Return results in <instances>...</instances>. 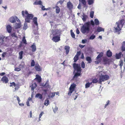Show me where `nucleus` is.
Listing matches in <instances>:
<instances>
[{
  "label": "nucleus",
  "mask_w": 125,
  "mask_h": 125,
  "mask_svg": "<svg viewBox=\"0 0 125 125\" xmlns=\"http://www.w3.org/2000/svg\"><path fill=\"white\" fill-rule=\"evenodd\" d=\"M49 104V100H46L45 101V102L44 103V104L47 106Z\"/></svg>",
  "instance_id": "58836bf2"
},
{
  "label": "nucleus",
  "mask_w": 125,
  "mask_h": 125,
  "mask_svg": "<svg viewBox=\"0 0 125 125\" xmlns=\"http://www.w3.org/2000/svg\"><path fill=\"white\" fill-rule=\"evenodd\" d=\"M35 68L36 70L37 71H40L42 70L41 68L38 64H35Z\"/></svg>",
  "instance_id": "4468645a"
},
{
  "label": "nucleus",
  "mask_w": 125,
  "mask_h": 125,
  "mask_svg": "<svg viewBox=\"0 0 125 125\" xmlns=\"http://www.w3.org/2000/svg\"><path fill=\"white\" fill-rule=\"evenodd\" d=\"M16 19H18V20H17L18 22H20V21L18 19L17 17L16 16L15 17V18L13 17H11L9 19V21L10 22L13 23L16 22Z\"/></svg>",
  "instance_id": "f8f14e48"
},
{
  "label": "nucleus",
  "mask_w": 125,
  "mask_h": 125,
  "mask_svg": "<svg viewBox=\"0 0 125 125\" xmlns=\"http://www.w3.org/2000/svg\"><path fill=\"white\" fill-rule=\"evenodd\" d=\"M86 59L89 63H91L92 62V60L90 57H87L86 58Z\"/></svg>",
  "instance_id": "c756f323"
},
{
  "label": "nucleus",
  "mask_w": 125,
  "mask_h": 125,
  "mask_svg": "<svg viewBox=\"0 0 125 125\" xmlns=\"http://www.w3.org/2000/svg\"><path fill=\"white\" fill-rule=\"evenodd\" d=\"M94 11H91L90 13V17L91 18H93L94 17Z\"/></svg>",
  "instance_id": "a18cd8bd"
},
{
  "label": "nucleus",
  "mask_w": 125,
  "mask_h": 125,
  "mask_svg": "<svg viewBox=\"0 0 125 125\" xmlns=\"http://www.w3.org/2000/svg\"><path fill=\"white\" fill-rule=\"evenodd\" d=\"M73 66L74 70L76 71L77 72H81L82 69L80 64L75 63L73 64Z\"/></svg>",
  "instance_id": "39448f33"
},
{
  "label": "nucleus",
  "mask_w": 125,
  "mask_h": 125,
  "mask_svg": "<svg viewBox=\"0 0 125 125\" xmlns=\"http://www.w3.org/2000/svg\"><path fill=\"white\" fill-rule=\"evenodd\" d=\"M76 86V85L74 83L72 84L70 87L69 91L68 93V94L69 95H71V94L72 93L73 91H74Z\"/></svg>",
  "instance_id": "6e6552de"
},
{
  "label": "nucleus",
  "mask_w": 125,
  "mask_h": 125,
  "mask_svg": "<svg viewBox=\"0 0 125 125\" xmlns=\"http://www.w3.org/2000/svg\"><path fill=\"white\" fill-rule=\"evenodd\" d=\"M94 22L95 25H98L99 24V21L98 19H94Z\"/></svg>",
  "instance_id": "c9c22d12"
},
{
  "label": "nucleus",
  "mask_w": 125,
  "mask_h": 125,
  "mask_svg": "<svg viewBox=\"0 0 125 125\" xmlns=\"http://www.w3.org/2000/svg\"><path fill=\"white\" fill-rule=\"evenodd\" d=\"M81 66L82 68H85V64L84 62L82 61L81 63Z\"/></svg>",
  "instance_id": "3c124183"
},
{
  "label": "nucleus",
  "mask_w": 125,
  "mask_h": 125,
  "mask_svg": "<svg viewBox=\"0 0 125 125\" xmlns=\"http://www.w3.org/2000/svg\"><path fill=\"white\" fill-rule=\"evenodd\" d=\"M51 93L52 94V95L50 97L51 98H52L54 97L55 94V92Z\"/></svg>",
  "instance_id": "5fc2aeb1"
},
{
  "label": "nucleus",
  "mask_w": 125,
  "mask_h": 125,
  "mask_svg": "<svg viewBox=\"0 0 125 125\" xmlns=\"http://www.w3.org/2000/svg\"><path fill=\"white\" fill-rule=\"evenodd\" d=\"M43 114V112H42L40 113V114L39 115V121L40 120V119L41 117V116H42V115Z\"/></svg>",
  "instance_id": "4d7b16f0"
},
{
  "label": "nucleus",
  "mask_w": 125,
  "mask_h": 125,
  "mask_svg": "<svg viewBox=\"0 0 125 125\" xmlns=\"http://www.w3.org/2000/svg\"><path fill=\"white\" fill-rule=\"evenodd\" d=\"M79 46L81 48H82L83 47H84L85 46V45H81V44H80L79 45Z\"/></svg>",
  "instance_id": "338daca9"
},
{
  "label": "nucleus",
  "mask_w": 125,
  "mask_h": 125,
  "mask_svg": "<svg viewBox=\"0 0 125 125\" xmlns=\"http://www.w3.org/2000/svg\"><path fill=\"white\" fill-rule=\"evenodd\" d=\"M106 54L108 57H110L112 56V53L110 50H109L107 51Z\"/></svg>",
  "instance_id": "6ab92c4d"
},
{
  "label": "nucleus",
  "mask_w": 125,
  "mask_h": 125,
  "mask_svg": "<svg viewBox=\"0 0 125 125\" xmlns=\"http://www.w3.org/2000/svg\"><path fill=\"white\" fill-rule=\"evenodd\" d=\"M37 86V84L36 83H34L32 84L31 86V90L33 91Z\"/></svg>",
  "instance_id": "cd10ccee"
},
{
  "label": "nucleus",
  "mask_w": 125,
  "mask_h": 125,
  "mask_svg": "<svg viewBox=\"0 0 125 125\" xmlns=\"http://www.w3.org/2000/svg\"><path fill=\"white\" fill-rule=\"evenodd\" d=\"M124 20L123 19L119 20L116 23L114 27L115 30L116 32H118L121 30L123 27Z\"/></svg>",
  "instance_id": "f03ea898"
},
{
  "label": "nucleus",
  "mask_w": 125,
  "mask_h": 125,
  "mask_svg": "<svg viewBox=\"0 0 125 125\" xmlns=\"http://www.w3.org/2000/svg\"><path fill=\"white\" fill-rule=\"evenodd\" d=\"M64 0H60L59 1V2H58L60 4H62L63 3Z\"/></svg>",
  "instance_id": "052dcab7"
},
{
  "label": "nucleus",
  "mask_w": 125,
  "mask_h": 125,
  "mask_svg": "<svg viewBox=\"0 0 125 125\" xmlns=\"http://www.w3.org/2000/svg\"><path fill=\"white\" fill-rule=\"evenodd\" d=\"M82 3L84 6L86 5V0H81Z\"/></svg>",
  "instance_id": "49530a36"
},
{
  "label": "nucleus",
  "mask_w": 125,
  "mask_h": 125,
  "mask_svg": "<svg viewBox=\"0 0 125 125\" xmlns=\"http://www.w3.org/2000/svg\"><path fill=\"white\" fill-rule=\"evenodd\" d=\"M98 82V80L96 78L93 79L92 80V82L94 83H96Z\"/></svg>",
  "instance_id": "37998d69"
},
{
  "label": "nucleus",
  "mask_w": 125,
  "mask_h": 125,
  "mask_svg": "<svg viewBox=\"0 0 125 125\" xmlns=\"http://www.w3.org/2000/svg\"><path fill=\"white\" fill-rule=\"evenodd\" d=\"M81 54V52L80 51L77 52V53L76 55H78V56H79Z\"/></svg>",
  "instance_id": "680f3d73"
},
{
  "label": "nucleus",
  "mask_w": 125,
  "mask_h": 125,
  "mask_svg": "<svg viewBox=\"0 0 125 125\" xmlns=\"http://www.w3.org/2000/svg\"><path fill=\"white\" fill-rule=\"evenodd\" d=\"M81 72H77L75 73L73 77V79H77L78 77L79 76L81 75Z\"/></svg>",
  "instance_id": "2eb2a0df"
},
{
  "label": "nucleus",
  "mask_w": 125,
  "mask_h": 125,
  "mask_svg": "<svg viewBox=\"0 0 125 125\" xmlns=\"http://www.w3.org/2000/svg\"><path fill=\"white\" fill-rule=\"evenodd\" d=\"M6 28L8 32L9 33H10L12 31V27L11 26L9 25H8L7 26Z\"/></svg>",
  "instance_id": "aec40b11"
},
{
  "label": "nucleus",
  "mask_w": 125,
  "mask_h": 125,
  "mask_svg": "<svg viewBox=\"0 0 125 125\" xmlns=\"http://www.w3.org/2000/svg\"><path fill=\"white\" fill-rule=\"evenodd\" d=\"M33 21L34 24L37 26L38 24L37 22V18L36 17H34L33 19Z\"/></svg>",
  "instance_id": "bb28decb"
},
{
  "label": "nucleus",
  "mask_w": 125,
  "mask_h": 125,
  "mask_svg": "<svg viewBox=\"0 0 125 125\" xmlns=\"http://www.w3.org/2000/svg\"><path fill=\"white\" fill-rule=\"evenodd\" d=\"M81 58L82 59H83L84 58V57L83 53L81 55Z\"/></svg>",
  "instance_id": "774afa93"
},
{
  "label": "nucleus",
  "mask_w": 125,
  "mask_h": 125,
  "mask_svg": "<svg viewBox=\"0 0 125 125\" xmlns=\"http://www.w3.org/2000/svg\"><path fill=\"white\" fill-rule=\"evenodd\" d=\"M51 32L53 36H60L61 31L60 29L52 30Z\"/></svg>",
  "instance_id": "0eeeda50"
},
{
  "label": "nucleus",
  "mask_w": 125,
  "mask_h": 125,
  "mask_svg": "<svg viewBox=\"0 0 125 125\" xmlns=\"http://www.w3.org/2000/svg\"><path fill=\"white\" fill-rule=\"evenodd\" d=\"M21 27V24L20 23H16L15 24V29H18Z\"/></svg>",
  "instance_id": "a878e982"
},
{
  "label": "nucleus",
  "mask_w": 125,
  "mask_h": 125,
  "mask_svg": "<svg viewBox=\"0 0 125 125\" xmlns=\"http://www.w3.org/2000/svg\"><path fill=\"white\" fill-rule=\"evenodd\" d=\"M26 22H25L24 24V26L23 27V29L24 30H26L28 26L27 23H26Z\"/></svg>",
  "instance_id": "ea45409f"
},
{
  "label": "nucleus",
  "mask_w": 125,
  "mask_h": 125,
  "mask_svg": "<svg viewBox=\"0 0 125 125\" xmlns=\"http://www.w3.org/2000/svg\"><path fill=\"white\" fill-rule=\"evenodd\" d=\"M96 31L98 32H99L102 31H104V29L101 27L98 26L97 28Z\"/></svg>",
  "instance_id": "412c9836"
},
{
  "label": "nucleus",
  "mask_w": 125,
  "mask_h": 125,
  "mask_svg": "<svg viewBox=\"0 0 125 125\" xmlns=\"http://www.w3.org/2000/svg\"><path fill=\"white\" fill-rule=\"evenodd\" d=\"M90 22H85L84 24L83 25L81 28V31L83 33H88L90 31Z\"/></svg>",
  "instance_id": "20e7f679"
},
{
  "label": "nucleus",
  "mask_w": 125,
  "mask_h": 125,
  "mask_svg": "<svg viewBox=\"0 0 125 125\" xmlns=\"http://www.w3.org/2000/svg\"><path fill=\"white\" fill-rule=\"evenodd\" d=\"M90 85L89 84V83L88 82V83H86L85 84V88H87L90 86Z\"/></svg>",
  "instance_id": "09e8293b"
},
{
  "label": "nucleus",
  "mask_w": 125,
  "mask_h": 125,
  "mask_svg": "<svg viewBox=\"0 0 125 125\" xmlns=\"http://www.w3.org/2000/svg\"><path fill=\"white\" fill-rule=\"evenodd\" d=\"M21 69L19 68L16 67L15 68V70L16 71H20Z\"/></svg>",
  "instance_id": "6e6d98bb"
},
{
  "label": "nucleus",
  "mask_w": 125,
  "mask_h": 125,
  "mask_svg": "<svg viewBox=\"0 0 125 125\" xmlns=\"http://www.w3.org/2000/svg\"><path fill=\"white\" fill-rule=\"evenodd\" d=\"M104 74L105 73L102 71H101L99 73L98 83L100 84H101L102 82L107 80L109 79V75L106 74L104 75Z\"/></svg>",
  "instance_id": "7ed1b4c3"
},
{
  "label": "nucleus",
  "mask_w": 125,
  "mask_h": 125,
  "mask_svg": "<svg viewBox=\"0 0 125 125\" xmlns=\"http://www.w3.org/2000/svg\"><path fill=\"white\" fill-rule=\"evenodd\" d=\"M79 59V57L78 56V55H75V56L74 57V58H73V60H74V62H76Z\"/></svg>",
  "instance_id": "f704fd0d"
},
{
  "label": "nucleus",
  "mask_w": 125,
  "mask_h": 125,
  "mask_svg": "<svg viewBox=\"0 0 125 125\" xmlns=\"http://www.w3.org/2000/svg\"><path fill=\"white\" fill-rule=\"evenodd\" d=\"M22 14L23 17H25V21L26 22L29 23L31 20L33 18L34 15L31 14H29L27 10L22 11Z\"/></svg>",
  "instance_id": "f257e3e1"
},
{
  "label": "nucleus",
  "mask_w": 125,
  "mask_h": 125,
  "mask_svg": "<svg viewBox=\"0 0 125 125\" xmlns=\"http://www.w3.org/2000/svg\"><path fill=\"white\" fill-rule=\"evenodd\" d=\"M110 101L109 100H108L106 102V104H105L104 106V108H106L107 106L109 104Z\"/></svg>",
  "instance_id": "864d4df0"
},
{
  "label": "nucleus",
  "mask_w": 125,
  "mask_h": 125,
  "mask_svg": "<svg viewBox=\"0 0 125 125\" xmlns=\"http://www.w3.org/2000/svg\"><path fill=\"white\" fill-rule=\"evenodd\" d=\"M35 65V62L34 60H32L31 63V66H34Z\"/></svg>",
  "instance_id": "8fccbe9b"
},
{
  "label": "nucleus",
  "mask_w": 125,
  "mask_h": 125,
  "mask_svg": "<svg viewBox=\"0 0 125 125\" xmlns=\"http://www.w3.org/2000/svg\"><path fill=\"white\" fill-rule=\"evenodd\" d=\"M31 47V48L32 51V52H34L36 50V45L35 44V43H33Z\"/></svg>",
  "instance_id": "a211bd4d"
},
{
  "label": "nucleus",
  "mask_w": 125,
  "mask_h": 125,
  "mask_svg": "<svg viewBox=\"0 0 125 125\" xmlns=\"http://www.w3.org/2000/svg\"><path fill=\"white\" fill-rule=\"evenodd\" d=\"M23 51H22L20 52L19 53V55L20 57V59H21L22 58V55L23 54Z\"/></svg>",
  "instance_id": "473e14b6"
},
{
  "label": "nucleus",
  "mask_w": 125,
  "mask_h": 125,
  "mask_svg": "<svg viewBox=\"0 0 125 125\" xmlns=\"http://www.w3.org/2000/svg\"><path fill=\"white\" fill-rule=\"evenodd\" d=\"M42 2L41 0H39L38 1H35L33 4L34 5H41Z\"/></svg>",
  "instance_id": "c85d7f7f"
},
{
  "label": "nucleus",
  "mask_w": 125,
  "mask_h": 125,
  "mask_svg": "<svg viewBox=\"0 0 125 125\" xmlns=\"http://www.w3.org/2000/svg\"><path fill=\"white\" fill-rule=\"evenodd\" d=\"M76 32L77 34H79L80 33V32L78 29H77L76 30Z\"/></svg>",
  "instance_id": "69168bd1"
},
{
  "label": "nucleus",
  "mask_w": 125,
  "mask_h": 125,
  "mask_svg": "<svg viewBox=\"0 0 125 125\" xmlns=\"http://www.w3.org/2000/svg\"><path fill=\"white\" fill-rule=\"evenodd\" d=\"M87 18V16L85 15H83V17L82 18V19L83 21H85L86 20V18Z\"/></svg>",
  "instance_id": "c03bdc74"
},
{
  "label": "nucleus",
  "mask_w": 125,
  "mask_h": 125,
  "mask_svg": "<svg viewBox=\"0 0 125 125\" xmlns=\"http://www.w3.org/2000/svg\"><path fill=\"white\" fill-rule=\"evenodd\" d=\"M60 36H53L52 39V40L55 42H58L60 40Z\"/></svg>",
  "instance_id": "1a4fd4ad"
},
{
  "label": "nucleus",
  "mask_w": 125,
  "mask_h": 125,
  "mask_svg": "<svg viewBox=\"0 0 125 125\" xmlns=\"http://www.w3.org/2000/svg\"><path fill=\"white\" fill-rule=\"evenodd\" d=\"M121 49V51L122 52L125 51V41L124 42H123Z\"/></svg>",
  "instance_id": "b1692460"
},
{
  "label": "nucleus",
  "mask_w": 125,
  "mask_h": 125,
  "mask_svg": "<svg viewBox=\"0 0 125 125\" xmlns=\"http://www.w3.org/2000/svg\"><path fill=\"white\" fill-rule=\"evenodd\" d=\"M91 24L92 26H94V23L93 20L91 21Z\"/></svg>",
  "instance_id": "bf43d9fd"
},
{
  "label": "nucleus",
  "mask_w": 125,
  "mask_h": 125,
  "mask_svg": "<svg viewBox=\"0 0 125 125\" xmlns=\"http://www.w3.org/2000/svg\"><path fill=\"white\" fill-rule=\"evenodd\" d=\"M103 62L105 64H109L110 62V60L107 57H105L103 58Z\"/></svg>",
  "instance_id": "9b49d317"
},
{
  "label": "nucleus",
  "mask_w": 125,
  "mask_h": 125,
  "mask_svg": "<svg viewBox=\"0 0 125 125\" xmlns=\"http://www.w3.org/2000/svg\"><path fill=\"white\" fill-rule=\"evenodd\" d=\"M48 89L46 88V89H42V91L44 92V94L45 95L47 94V92L48 90Z\"/></svg>",
  "instance_id": "79ce46f5"
},
{
  "label": "nucleus",
  "mask_w": 125,
  "mask_h": 125,
  "mask_svg": "<svg viewBox=\"0 0 125 125\" xmlns=\"http://www.w3.org/2000/svg\"><path fill=\"white\" fill-rule=\"evenodd\" d=\"M38 76V77H37V79L38 80V81L39 82H41V76H39L37 75H36V76Z\"/></svg>",
  "instance_id": "a19ab883"
},
{
  "label": "nucleus",
  "mask_w": 125,
  "mask_h": 125,
  "mask_svg": "<svg viewBox=\"0 0 125 125\" xmlns=\"http://www.w3.org/2000/svg\"><path fill=\"white\" fill-rule=\"evenodd\" d=\"M49 80H47L46 81V82L44 84V86H45V88H50V86L49 83Z\"/></svg>",
  "instance_id": "4be33fe9"
},
{
  "label": "nucleus",
  "mask_w": 125,
  "mask_h": 125,
  "mask_svg": "<svg viewBox=\"0 0 125 125\" xmlns=\"http://www.w3.org/2000/svg\"><path fill=\"white\" fill-rule=\"evenodd\" d=\"M67 6L68 8L70 9H72L73 7V5L70 1L67 3Z\"/></svg>",
  "instance_id": "dca6fc26"
},
{
  "label": "nucleus",
  "mask_w": 125,
  "mask_h": 125,
  "mask_svg": "<svg viewBox=\"0 0 125 125\" xmlns=\"http://www.w3.org/2000/svg\"><path fill=\"white\" fill-rule=\"evenodd\" d=\"M8 81V78L6 76H3L1 79V81L5 83H7Z\"/></svg>",
  "instance_id": "ddd939ff"
},
{
  "label": "nucleus",
  "mask_w": 125,
  "mask_h": 125,
  "mask_svg": "<svg viewBox=\"0 0 125 125\" xmlns=\"http://www.w3.org/2000/svg\"><path fill=\"white\" fill-rule=\"evenodd\" d=\"M95 37V36L93 34L91 35L89 38V39L90 40H93L94 39Z\"/></svg>",
  "instance_id": "de8ad7c7"
},
{
  "label": "nucleus",
  "mask_w": 125,
  "mask_h": 125,
  "mask_svg": "<svg viewBox=\"0 0 125 125\" xmlns=\"http://www.w3.org/2000/svg\"><path fill=\"white\" fill-rule=\"evenodd\" d=\"M55 8L56 12L57 14L59 13L60 11V9L58 6H56L55 7H53V9Z\"/></svg>",
  "instance_id": "393cba45"
},
{
  "label": "nucleus",
  "mask_w": 125,
  "mask_h": 125,
  "mask_svg": "<svg viewBox=\"0 0 125 125\" xmlns=\"http://www.w3.org/2000/svg\"><path fill=\"white\" fill-rule=\"evenodd\" d=\"M17 99L18 101V103H19L21 101V100L20 99V98L18 96H17Z\"/></svg>",
  "instance_id": "e2e57ef3"
},
{
  "label": "nucleus",
  "mask_w": 125,
  "mask_h": 125,
  "mask_svg": "<svg viewBox=\"0 0 125 125\" xmlns=\"http://www.w3.org/2000/svg\"><path fill=\"white\" fill-rule=\"evenodd\" d=\"M23 43L25 44H27L26 40L25 39V36H23V37L22 41L20 42V44L18 46L20 48L22 47L23 46Z\"/></svg>",
  "instance_id": "9d476101"
},
{
  "label": "nucleus",
  "mask_w": 125,
  "mask_h": 125,
  "mask_svg": "<svg viewBox=\"0 0 125 125\" xmlns=\"http://www.w3.org/2000/svg\"><path fill=\"white\" fill-rule=\"evenodd\" d=\"M6 54V52H4L2 54V57H4L5 55Z\"/></svg>",
  "instance_id": "13d9d810"
},
{
  "label": "nucleus",
  "mask_w": 125,
  "mask_h": 125,
  "mask_svg": "<svg viewBox=\"0 0 125 125\" xmlns=\"http://www.w3.org/2000/svg\"><path fill=\"white\" fill-rule=\"evenodd\" d=\"M72 30H71L70 31L71 33V36L72 37V38H75V35L74 33L73 32H72Z\"/></svg>",
  "instance_id": "4c0bfd02"
},
{
  "label": "nucleus",
  "mask_w": 125,
  "mask_h": 125,
  "mask_svg": "<svg viewBox=\"0 0 125 125\" xmlns=\"http://www.w3.org/2000/svg\"><path fill=\"white\" fill-rule=\"evenodd\" d=\"M29 100H27L26 102V104L27 106H30V105L29 104Z\"/></svg>",
  "instance_id": "0e129e2a"
},
{
  "label": "nucleus",
  "mask_w": 125,
  "mask_h": 125,
  "mask_svg": "<svg viewBox=\"0 0 125 125\" xmlns=\"http://www.w3.org/2000/svg\"><path fill=\"white\" fill-rule=\"evenodd\" d=\"M35 96L36 97H39V98L40 99H42V95L39 93H38L36 94V95Z\"/></svg>",
  "instance_id": "2f4dec72"
},
{
  "label": "nucleus",
  "mask_w": 125,
  "mask_h": 125,
  "mask_svg": "<svg viewBox=\"0 0 125 125\" xmlns=\"http://www.w3.org/2000/svg\"><path fill=\"white\" fill-rule=\"evenodd\" d=\"M11 36L12 37H15L17 38H18L17 36V34L15 33V32H13L11 34Z\"/></svg>",
  "instance_id": "72a5a7b5"
},
{
  "label": "nucleus",
  "mask_w": 125,
  "mask_h": 125,
  "mask_svg": "<svg viewBox=\"0 0 125 125\" xmlns=\"http://www.w3.org/2000/svg\"><path fill=\"white\" fill-rule=\"evenodd\" d=\"M10 87L12 86H14L15 87L16 86L15 83L14 82L10 83Z\"/></svg>",
  "instance_id": "603ef678"
},
{
  "label": "nucleus",
  "mask_w": 125,
  "mask_h": 125,
  "mask_svg": "<svg viewBox=\"0 0 125 125\" xmlns=\"http://www.w3.org/2000/svg\"><path fill=\"white\" fill-rule=\"evenodd\" d=\"M94 0H88V4L91 5L94 3Z\"/></svg>",
  "instance_id": "e433bc0d"
},
{
  "label": "nucleus",
  "mask_w": 125,
  "mask_h": 125,
  "mask_svg": "<svg viewBox=\"0 0 125 125\" xmlns=\"http://www.w3.org/2000/svg\"><path fill=\"white\" fill-rule=\"evenodd\" d=\"M119 65L120 66V67L121 69H122V67L123 65L124 62L123 60L121 59L120 60L119 62Z\"/></svg>",
  "instance_id": "7c9ffc66"
},
{
  "label": "nucleus",
  "mask_w": 125,
  "mask_h": 125,
  "mask_svg": "<svg viewBox=\"0 0 125 125\" xmlns=\"http://www.w3.org/2000/svg\"><path fill=\"white\" fill-rule=\"evenodd\" d=\"M103 55L104 53L103 52H101L98 55L96 58V59L97 61H95V63L96 64H98L101 62V59L100 58L103 56Z\"/></svg>",
  "instance_id": "423d86ee"
},
{
  "label": "nucleus",
  "mask_w": 125,
  "mask_h": 125,
  "mask_svg": "<svg viewBox=\"0 0 125 125\" xmlns=\"http://www.w3.org/2000/svg\"><path fill=\"white\" fill-rule=\"evenodd\" d=\"M122 53L121 52H119L118 53H116L115 54V58L116 59H119L121 57Z\"/></svg>",
  "instance_id": "f3484780"
},
{
  "label": "nucleus",
  "mask_w": 125,
  "mask_h": 125,
  "mask_svg": "<svg viewBox=\"0 0 125 125\" xmlns=\"http://www.w3.org/2000/svg\"><path fill=\"white\" fill-rule=\"evenodd\" d=\"M70 48V47L69 46H65L64 49L65 50L66 53L67 55L69 52Z\"/></svg>",
  "instance_id": "5701e85b"
}]
</instances>
